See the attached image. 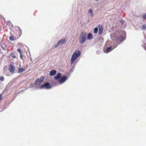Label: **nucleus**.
Segmentation results:
<instances>
[{
	"mask_svg": "<svg viewBox=\"0 0 146 146\" xmlns=\"http://www.w3.org/2000/svg\"><path fill=\"white\" fill-rule=\"evenodd\" d=\"M121 35L117 37L116 35L112 34L111 35V38L112 40L115 41L116 40L117 42L120 43L122 41L124 40L125 39V33H120Z\"/></svg>",
	"mask_w": 146,
	"mask_h": 146,
	"instance_id": "f257e3e1",
	"label": "nucleus"
},
{
	"mask_svg": "<svg viewBox=\"0 0 146 146\" xmlns=\"http://www.w3.org/2000/svg\"><path fill=\"white\" fill-rule=\"evenodd\" d=\"M80 54L81 52L78 50H77L74 52L71 58V64L74 63L75 60L80 56Z\"/></svg>",
	"mask_w": 146,
	"mask_h": 146,
	"instance_id": "f03ea898",
	"label": "nucleus"
},
{
	"mask_svg": "<svg viewBox=\"0 0 146 146\" xmlns=\"http://www.w3.org/2000/svg\"><path fill=\"white\" fill-rule=\"evenodd\" d=\"M86 34L82 33L79 37V42L80 43L82 44L84 42L86 39Z\"/></svg>",
	"mask_w": 146,
	"mask_h": 146,
	"instance_id": "7ed1b4c3",
	"label": "nucleus"
},
{
	"mask_svg": "<svg viewBox=\"0 0 146 146\" xmlns=\"http://www.w3.org/2000/svg\"><path fill=\"white\" fill-rule=\"evenodd\" d=\"M51 88V86L50 85L49 82H47L43 84L40 86V88L41 89L45 88L48 89Z\"/></svg>",
	"mask_w": 146,
	"mask_h": 146,
	"instance_id": "20e7f679",
	"label": "nucleus"
},
{
	"mask_svg": "<svg viewBox=\"0 0 146 146\" xmlns=\"http://www.w3.org/2000/svg\"><path fill=\"white\" fill-rule=\"evenodd\" d=\"M44 79V77L43 76L41 77L40 78H38L36 81L35 83V84L36 85H38L40 82L43 81V80Z\"/></svg>",
	"mask_w": 146,
	"mask_h": 146,
	"instance_id": "39448f33",
	"label": "nucleus"
},
{
	"mask_svg": "<svg viewBox=\"0 0 146 146\" xmlns=\"http://www.w3.org/2000/svg\"><path fill=\"white\" fill-rule=\"evenodd\" d=\"M68 79L67 77L66 76H62L61 78L59 80V82L60 84H62L64 82L66 81Z\"/></svg>",
	"mask_w": 146,
	"mask_h": 146,
	"instance_id": "423d86ee",
	"label": "nucleus"
},
{
	"mask_svg": "<svg viewBox=\"0 0 146 146\" xmlns=\"http://www.w3.org/2000/svg\"><path fill=\"white\" fill-rule=\"evenodd\" d=\"M8 69L11 73L14 72L15 70V67L11 64L9 66Z\"/></svg>",
	"mask_w": 146,
	"mask_h": 146,
	"instance_id": "0eeeda50",
	"label": "nucleus"
},
{
	"mask_svg": "<svg viewBox=\"0 0 146 146\" xmlns=\"http://www.w3.org/2000/svg\"><path fill=\"white\" fill-rule=\"evenodd\" d=\"M16 32L17 33L16 34H17L16 36L17 37V38H19L22 34V30L19 27H18V29Z\"/></svg>",
	"mask_w": 146,
	"mask_h": 146,
	"instance_id": "6e6552de",
	"label": "nucleus"
},
{
	"mask_svg": "<svg viewBox=\"0 0 146 146\" xmlns=\"http://www.w3.org/2000/svg\"><path fill=\"white\" fill-rule=\"evenodd\" d=\"M10 56L13 58H17V53H15L14 52H11L10 54Z\"/></svg>",
	"mask_w": 146,
	"mask_h": 146,
	"instance_id": "1a4fd4ad",
	"label": "nucleus"
},
{
	"mask_svg": "<svg viewBox=\"0 0 146 146\" xmlns=\"http://www.w3.org/2000/svg\"><path fill=\"white\" fill-rule=\"evenodd\" d=\"M14 36L12 35L9 37V39L10 40L13 41L18 38L16 36H15V35Z\"/></svg>",
	"mask_w": 146,
	"mask_h": 146,
	"instance_id": "9d476101",
	"label": "nucleus"
},
{
	"mask_svg": "<svg viewBox=\"0 0 146 146\" xmlns=\"http://www.w3.org/2000/svg\"><path fill=\"white\" fill-rule=\"evenodd\" d=\"M104 28L102 26H100L99 27V34L100 35H101L103 31Z\"/></svg>",
	"mask_w": 146,
	"mask_h": 146,
	"instance_id": "9b49d317",
	"label": "nucleus"
},
{
	"mask_svg": "<svg viewBox=\"0 0 146 146\" xmlns=\"http://www.w3.org/2000/svg\"><path fill=\"white\" fill-rule=\"evenodd\" d=\"M12 23L10 21H8L6 23V27L7 28H10L12 26Z\"/></svg>",
	"mask_w": 146,
	"mask_h": 146,
	"instance_id": "f8f14e48",
	"label": "nucleus"
},
{
	"mask_svg": "<svg viewBox=\"0 0 146 146\" xmlns=\"http://www.w3.org/2000/svg\"><path fill=\"white\" fill-rule=\"evenodd\" d=\"M66 40L64 38H62L58 42V44H63L64 42H66Z\"/></svg>",
	"mask_w": 146,
	"mask_h": 146,
	"instance_id": "ddd939ff",
	"label": "nucleus"
},
{
	"mask_svg": "<svg viewBox=\"0 0 146 146\" xmlns=\"http://www.w3.org/2000/svg\"><path fill=\"white\" fill-rule=\"evenodd\" d=\"M61 74H58L57 76L54 77V78L55 80H58L61 78Z\"/></svg>",
	"mask_w": 146,
	"mask_h": 146,
	"instance_id": "4468645a",
	"label": "nucleus"
},
{
	"mask_svg": "<svg viewBox=\"0 0 146 146\" xmlns=\"http://www.w3.org/2000/svg\"><path fill=\"white\" fill-rule=\"evenodd\" d=\"M92 38V35L91 33H90L87 36V38L89 40H91Z\"/></svg>",
	"mask_w": 146,
	"mask_h": 146,
	"instance_id": "2eb2a0df",
	"label": "nucleus"
},
{
	"mask_svg": "<svg viewBox=\"0 0 146 146\" xmlns=\"http://www.w3.org/2000/svg\"><path fill=\"white\" fill-rule=\"evenodd\" d=\"M111 48V46L108 48L106 50V52L108 53L111 51L112 50Z\"/></svg>",
	"mask_w": 146,
	"mask_h": 146,
	"instance_id": "dca6fc26",
	"label": "nucleus"
},
{
	"mask_svg": "<svg viewBox=\"0 0 146 146\" xmlns=\"http://www.w3.org/2000/svg\"><path fill=\"white\" fill-rule=\"evenodd\" d=\"M25 69L23 68H19L18 70L19 73L22 72L25 70Z\"/></svg>",
	"mask_w": 146,
	"mask_h": 146,
	"instance_id": "f3484780",
	"label": "nucleus"
},
{
	"mask_svg": "<svg viewBox=\"0 0 146 146\" xmlns=\"http://www.w3.org/2000/svg\"><path fill=\"white\" fill-rule=\"evenodd\" d=\"M142 29L143 30L146 29V25H143L142 26Z\"/></svg>",
	"mask_w": 146,
	"mask_h": 146,
	"instance_id": "a211bd4d",
	"label": "nucleus"
},
{
	"mask_svg": "<svg viewBox=\"0 0 146 146\" xmlns=\"http://www.w3.org/2000/svg\"><path fill=\"white\" fill-rule=\"evenodd\" d=\"M98 31V28L97 27H95L94 30V33H96Z\"/></svg>",
	"mask_w": 146,
	"mask_h": 146,
	"instance_id": "6ab92c4d",
	"label": "nucleus"
},
{
	"mask_svg": "<svg viewBox=\"0 0 146 146\" xmlns=\"http://www.w3.org/2000/svg\"><path fill=\"white\" fill-rule=\"evenodd\" d=\"M2 49L3 50H5L6 48V47L5 45H3L1 46Z\"/></svg>",
	"mask_w": 146,
	"mask_h": 146,
	"instance_id": "aec40b11",
	"label": "nucleus"
},
{
	"mask_svg": "<svg viewBox=\"0 0 146 146\" xmlns=\"http://www.w3.org/2000/svg\"><path fill=\"white\" fill-rule=\"evenodd\" d=\"M4 80V78L3 76H1L0 77V80L3 81Z\"/></svg>",
	"mask_w": 146,
	"mask_h": 146,
	"instance_id": "412c9836",
	"label": "nucleus"
},
{
	"mask_svg": "<svg viewBox=\"0 0 146 146\" xmlns=\"http://www.w3.org/2000/svg\"><path fill=\"white\" fill-rule=\"evenodd\" d=\"M17 51L20 54H21V50L20 48H18L17 50Z\"/></svg>",
	"mask_w": 146,
	"mask_h": 146,
	"instance_id": "4be33fe9",
	"label": "nucleus"
},
{
	"mask_svg": "<svg viewBox=\"0 0 146 146\" xmlns=\"http://www.w3.org/2000/svg\"><path fill=\"white\" fill-rule=\"evenodd\" d=\"M56 71L55 70H53L51 71L50 73H56Z\"/></svg>",
	"mask_w": 146,
	"mask_h": 146,
	"instance_id": "5701e85b",
	"label": "nucleus"
},
{
	"mask_svg": "<svg viewBox=\"0 0 146 146\" xmlns=\"http://www.w3.org/2000/svg\"><path fill=\"white\" fill-rule=\"evenodd\" d=\"M143 18L144 19H146V14H145L142 15Z\"/></svg>",
	"mask_w": 146,
	"mask_h": 146,
	"instance_id": "b1692460",
	"label": "nucleus"
},
{
	"mask_svg": "<svg viewBox=\"0 0 146 146\" xmlns=\"http://www.w3.org/2000/svg\"><path fill=\"white\" fill-rule=\"evenodd\" d=\"M89 13H90L91 14H92L93 13V11L91 9H90L89 11Z\"/></svg>",
	"mask_w": 146,
	"mask_h": 146,
	"instance_id": "393cba45",
	"label": "nucleus"
},
{
	"mask_svg": "<svg viewBox=\"0 0 146 146\" xmlns=\"http://www.w3.org/2000/svg\"><path fill=\"white\" fill-rule=\"evenodd\" d=\"M20 58L21 59H23V56H22V53L20 54Z\"/></svg>",
	"mask_w": 146,
	"mask_h": 146,
	"instance_id": "a878e982",
	"label": "nucleus"
},
{
	"mask_svg": "<svg viewBox=\"0 0 146 146\" xmlns=\"http://www.w3.org/2000/svg\"><path fill=\"white\" fill-rule=\"evenodd\" d=\"M56 74H50V76H52Z\"/></svg>",
	"mask_w": 146,
	"mask_h": 146,
	"instance_id": "bb28decb",
	"label": "nucleus"
},
{
	"mask_svg": "<svg viewBox=\"0 0 146 146\" xmlns=\"http://www.w3.org/2000/svg\"><path fill=\"white\" fill-rule=\"evenodd\" d=\"M59 44H58V42L57 43V44H56L55 46H54V47H57L58 45Z\"/></svg>",
	"mask_w": 146,
	"mask_h": 146,
	"instance_id": "cd10ccee",
	"label": "nucleus"
},
{
	"mask_svg": "<svg viewBox=\"0 0 146 146\" xmlns=\"http://www.w3.org/2000/svg\"><path fill=\"white\" fill-rule=\"evenodd\" d=\"M2 98V96L1 94H0V101L1 100Z\"/></svg>",
	"mask_w": 146,
	"mask_h": 146,
	"instance_id": "c85d7f7f",
	"label": "nucleus"
},
{
	"mask_svg": "<svg viewBox=\"0 0 146 146\" xmlns=\"http://www.w3.org/2000/svg\"><path fill=\"white\" fill-rule=\"evenodd\" d=\"M121 22L122 24H123V22H122V21H121Z\"/></svg>",
	"mask_w": 146,
	"mask_h": 146,
	"instance_id": "c756f323",
	"label": "nucleus"
},
{
	"mask_svg": "<svg viewBox=\"0 0 146 146\" xmlns=\"http://www.w3.org/2000/svg\"><path fill=\"white\" fill-rule=\"evenodd\" d=\"M145 49L146 50V47L145 48Z\"/></svg>",
	"mask_w": 146,
	"mask_h": 146,
	"instance_id": "7c9ffc66",
	"label": "nucleus"
},
{
	"mask_svg": "<svg viewBox=\"0 0 146 146\" xmlns=\"http://www.w3.org/2000/svg\"><path fill=\"white\" fill-rule=\"evenodd\" d=\"M96 1H98V0H96Z\"/></svg>",
	"mask_w": 146,
	"mask_h": 146,
	"instance_id": "2f4dec72",
	"label": "nucleus"
}]
</instances>
